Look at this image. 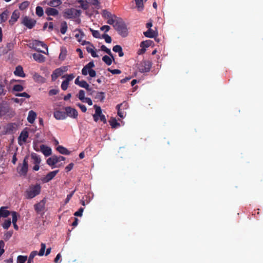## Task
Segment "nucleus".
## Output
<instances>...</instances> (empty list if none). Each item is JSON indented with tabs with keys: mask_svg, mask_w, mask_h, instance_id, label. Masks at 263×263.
Segmentation results:
<instances>
[{
	"mask_svg": "<svg viewBox=\"0 0 263 263\" xmlns=\"http://www.w3.org/2000/svg\"><path fill=\"white\" fill-rule=\"evenodd\" d=\"M41 192V186L40 184L31 185L29 186L25 193V197L26 199H31L34 198L40 194Z\"/></svg>",
	"mask_w": 263,
	"mask_h": 263,
	"instance_id": "obj_1",
	"label": "nucleus"
},
{
	"mask_svg": "<svg viewBox=\"0 0 263 263\" xmlns=\"http://www.w3.org/2000/svg\"><path fill=\"white\" fill-rule=\"evenodd\" d=\"M114 28L122 37H126L128 34L126 25L121 18H118L114 25Z\"/></svg>",
	"mask_w": 263,
	"mask_h": 263,
	"instance_id": "obj_2",
	"label": "nucleus"
},
{
	"mask_svg": "<svg viewBox=\"0 0 263 263\" xmlns=\"http://www.w3.org/2000/svg\"><path fill=\"white\" fill-rule=\"evenodd\" d=\"M29 47L38 51L39 52H42L44 54H46V52L44 50H42L40 47H42L43 48L45 49V50L48 51V47L47 45L43 42L38 41V40H33L31 43L29 44Z\"/></svg>",
	"mask_w": 263,
	"mask_h": 263,
	"instance_id": "obj_3",
	"label": "nucleus"
},
{
	"mask_svg": "<svg viewBox=\"0 0 263 263\" xmlns=\"http://www.w3.org/2000/svg\"><path fill=\"white\" fill-rule=\"evenodd\" d=\"M95 66L93 61L89 62L87 64L84 66L82 70V73L84 76H87L89 74V76L93 78L96 76V72L95 70L92 69Z\"/></svg>",
	"mask_w": 263,
	"mask_h": 263,
	"instance_id": "obj_4",
	"label": "nucleus"
},
{
	"mask_svg": "<svg viewBox=\"0 0 263 263\" xmlns=\"http://www.w3.org/2000/svg\"><path fill=\"white\" fill-rule=\"evenodd\" d=\"M152 63L149 61L143 60L138 66L139 71L141 73L149 72L152 68Z\"/></svg>",
	"mask_w": 263,
	"mask_h": 263,
	"instance_id": "obj_5",
	"label": "nucleus"
},
{
	"mask_svg": "<svg viewBox=\"0 0 263 263\" xmlns=\"http://www.w3.org/2000/svg\"><path fill=\"white\" fill-rule=\"evenodd\" d=\"M61 77L62 78H66V67L62 66L60 68L55 69L51 74L52 81H55L57 78Z\"/></svg>",
	"mask_w": 263,
	"mask_h": 263,
	"instance_id": "obj_6",
	"label": "nucleus"
},
{
	"mask_svg": "<svg viewBox=\"0 0 263 263\" xmlns=\"http://www.w3.org/2000/svg\"><path fill=\"white\" fill-rule=\"evenodd\" d=\"M28 156H26L24 160L22 165L21 164H19V166L17 168L18 173L23 176H25L27 174L28 168Z\"/></svg>",
	"mask_w": 263,
	"mask_h": 263,
	"instance_id": "obj_7",
	"label": "nucleus"
},
{
	"mask_svg": "<svg viewBox=\"0 0 263 263\" xmlns=\"http://www.w3.org/2000/svg\"><path fill=\"white\" fill-rule=\"evenodd\" d=\"M41 246V248L39 253H37L36 251H33L31 252L28 260L33 262V258L36 255H39V256H43L44 254L46 249V245L44 243H42Z\"/></svg>",
	"mask_w": 263,
	"mask_h": 263,
	"instance_id": "obj_8",
	"label": "nucleus"
},
{
	"mask_svg": "<svg viewBox=\"0 0 263 263\" xmlns=\"http://www.w3.org/2000/svg\"><path fill=\"white\" fill-rule=\"evenodd\" d=\"M82 11L80 9H76L74 8H71L67 9V17L69 18H75L79 17Z\"/></svg>",
	"mask_w": 263,
	"mask_h": 263,
	"instance_id": "obj_9",
	"label": "nucleus"
},
{
	"mask_svg": "<svg viewBox=\"0 0 263 263\" xmlns=\"http://www.w3.org/2000/svg\"><path fill=\"white\" fill-rule=\"evenodd\" d=\"M46 200L45 198L41 200L39 203L34 204V208L35 212L38 214L44 213L45 209Z\"/></svg>",
	"mask_w": 263,
	"mask_h": 263,
	"instance_id": "obj_10",
	"label": "nucleus"
},
{
	"mask_svg": "<svg viewBox=\"0 0 263 263\" xmlns=\"http://www.w3.org/2000/svg\"><path fill=\"white\" fill-rule=\"evenodd\" d=\"M22 24L29 29H32L36 24V21L26 16L22 21Z\"/></svg>",
	"mask_w": 263,
	"mask_h": 263,
	"instance_id": "obj_11",
	"label": "nucleus"
},
{
	"mask_svg": "<svg viewBox=\"0 0 263 263\" xmlns=\"http://www.w3.org/2000/svg\"><path fill=\"white\" fill-rule=\"evenodd\" d=\"M29 136L28 132L24 129L22 130L18 137V143L20 145H22L24 143H25L27 141Z\"/></svg>",
	"mask_w": 263,
	"mask_h": 263,
	"instance_id": "obj_12",
	"label": "nucleus"
},
{
	"mask_svg": "<svg viewBox=\"0 0 263 263\" xmlns=\"http://www.w3.org/2000/svg\"><path fill=\"white\" fill-rule=\"evenodd\" d=\"M78 116L77 110L70 107H67V116L73 119H77Z\"/></svg>",
	"mask_w": 263,
	"mask_h": 263,
	"instance_id": "obj_13",
	"label": "nucleus"
},
{
	"mask_svg": "<svg viewBox=\"0 0 263 263\" xmlns=\"http://www.w3.org/2000/svg\"><path fill=\"white\" fill-rule=\"evenodd\" d=\"M20 15V13L17 10H15L11 16V18L9 20V24L13 25L18 20Z\"/></svg>",
	"mask_w": 263,
	"mask_h": 263,
	"instance_id": "obj_14",
	"label": "nucleus"
},
{
	"mask_svg": "<svg viewBox=\"0 0 263 263\" xmlns=\"http://www.w3.org/2000/svg\"><path fill=\"white\" fill-rule=\"evenodd\" d=\"M41 151L47 157L51 155V148L45 145L42 144L40 146Z\"/></svg>",
	"mask_w": 263,
	"mask_h": 263,
	"instance_id": "obj_15",
	"label": "nucleus"
},
{
	"mask_svg": "<svg viewBox=\"0 0 263 263\" xmlns=\"http://www.w3.org/2000/svg\"><path fill=\"white\" fill-rule=\"evenodd\" d=\"M45 13L48 16H55L58 15L59 11L57 9L51 8V7H48L45 10Z\"/></svg>",
	"mask_w": 263,
	"mask_h": 263,
	"instance_id": "obj_16",
	"label": "nucleus"
},
{
	"mask_svg": "<svg viewBox=\"0 0 263 263\" xmlns=\"http://www.w3.org/2000/svg\"><path fill=\"white\" fill-rule=\"evenodd\" d=\"M58 173V171H54L49 172L48 174H47L45 177L43 178V181L44 182H48L49 181H50L51 179H52L54 176L57 175V174Z\"/></svg>",
	"mask_w": 263,
	"mask_h": 263,
	"instance_id": "obj_17",
	"label": "nucleus"
},
{
	"mask_svg": "<svg viewBox=\"0 0 263 263\" xmlns=\"http://www.w3.org/2000/svg\"><path fill=\"white\" fill-rule=\"evenodd\" d=\"M77 3H79L81 5V7L84 10H87L88 8V4L87 2L85 3L83 0H78L74 2H68L67 3V4L68 5H75Z\"/></svg>",
	"mask_w": 263,
	"mask_h": 263,
	"instance_id": "obj_18",
	"label": "nucleus"
},
{
	"mask_svg": "<svg viewBox=\"0 0 263 263\" xmlns=\"http://www.w3.org/2000/svg\"><path fill=\"white\" fill-rule=\"evenodd\" d=\"M79 78L80 77L78 76L75 80L74 83L81 87L87 88L88 87V84L87 83V82L84 80L80 81Z\"/></svg>",
	"mask_w": 263,
	"mask_h": 263,
	"instance_id": "obj_19",
	"label": "nucleus"
},
{
	"mask_svg": "<svg viewBox=\"0 0 263 263\" xmlns=\"http://www.w3.org/2000/svg\"><path fill=\"white\" fill-rule=\"evenodd\" d=\"M54 116L58 120L64 119L66 117V112L57 110L54 112Z\"/></svg>",
	"mask_w": 263,
	"mask_h": 263,
	"instance_id": "obj_20",
	"label": "nucleus"
},
{
	"mask_svg": "<svg viewBox=\"0 0 263 263\" xmlns=\"http://www.w3.org/2000/svg\"><path fill=\"white\" fill-rule=\"evenodd\" d=\"M14 74L22 78L25 77V74L24 72L23 67L21 66H17L15 68V70L14 71Z\"/></svg>",
	"mask_w": 263,
	"mask_h": 263,
	"instance_id": "obj_21",
	"label": "nucleus"
},
{
	"mask_svg": "<svg viewBox=\"0 0 263 263\" xmlns=\"http://www.w3.org/2000/svg\"><path fill=\"white\" fill-rule=\"evenodd\" d=\"M127 103L126 102H123L121 104H118L116 106V108L118 110V115L121 117V118H123L124 117V112L121 111V109H120V107L122 106H124L125 108H126Z\"/></svg>",
	"mask_w": 263,
	"mask_h": 263,
	"instance_id": "obj_22",
	"label": "nucleus"
},
{
	"mask_svg": "<svg viewBox=\"0 0 263 263\" xmlns=\"http://www.w3.org/2000/svg\"><path fill=\"white\" fill-rule=\"evenodd\" d=\"M32 57L35 61L39 63H42L44 62L45 60V57L39 53H33Z\"/></svg>",
	"mask_w": 263,
	"mask_h": 263,
	"instance_id": "obj_23",
	"label": "nucleus"
},
{
	"mask_svg": "<svg viewBox=\"0 0 263 263\" xmlns=\"http://www.w3.org/2000/svg\"><path fill=\"white\" fill-rule=\"evenodd\" d=\"M36 117V114L33 110H30L28 112L27 120L30 123H33Z\"/></svg>",
	"mask_w": 263,
	"mask_h": 263,
	"instance_id": "obj_24",
	"label": "nucleus"
},
{
	"mask_svg": "<svg viewBox=\"0 0 263 263\" xmlns=\"http://www.w3.org/2000/svg\"><path fill=\"white\" fill-rule=\"evenodd\" d=\"M31 158L32 160V163L34 164H40L41 162V159L39 155L36 154V153H33L31 154Z\"/></svg>",
	"mask_w": 263,
	"mask_h": 263,
	"instance_id": "obj_25",
	"label": "nucleus"
},
{
	"mask_svg": "<svg viewBox=\"0 0 263 263\" xmlns=\"http://www.w3.org/2000/svg\"><path fill=\"white\" fill-rule=\"evenodd\" d=\"M145 36L149 38H153L157 35V32H156L152 29H148L147 31L143 33Z\"/></svg>",
	"mask_w": 263,
	"mask_h": 263,
	"instance_id": "obj_26",
	"label": "nucleus"
},
{
	"mask_svg": "<svg viewBox=\"0 0 263 263\" xmlns=\"http://www.w3.org/2000/svg\"><path fill=\"white\" fill-rule=\"evenodd\" d=\"M7 208L6 206H2L0 208V216L2 217H7L10 215V212L7 210Z\"/></svg>",
	"mask_w": 263,
	"mask_h": 263,
	"instance_id": "obj_27",
	"label": "nucleus"
},
{
	"mask_svg": "<svg viewBox=\"0 0 263 263\" xmlns=\"http://www.w3.org/2000/svg\"><path fill=\"white\" fill-rule=\"evenodd\" d=\"M57 156H53L47 160V163L50 166H53L58 163Z\"/></svg>",
	"mask_w": 263,
	"mask_h": 263,
	"instance_id": "obj_28",
	"label": "nucleus"
},
{
	"mask_svg": "<svg viewBox=\"0 0 263 263\" xmlns=\"http://www.w3.org/2000/svg\"><path fill=\"white\" fill-rule=\"evenodd\" d=\"M9 12L7 10L4 11L2 14H0V24L6 22L8 17Z\"/></svg>",
	"mask_w": 263,
	"mask_h": 263,
	"instance_id": "obj_29",
	"label": "nucleus"
},
{
	"mask_svg": "<svg viewBox=\"0 0 263 263\" xmlns=\"http://www.w3.org/2000/svg\"><path fill=\"white\" fill-rule=\"evenodd\" d=\"M118 18L119 17H117L115 15H113L112 17H111L107 19V23L111 25L114 27V25L117 22Z\"/></svg>",
	"mask_w": 263,
	"mask_h": 263,
	"instance_id": "obj_30",
	"label": "nucleus"
},
{
	"mask_svg": "<svg viewBox=\"0 0 263 263\" xmlns=\"http://www.w3.org/2000/svg\"><path fill=\"white\" fill-rule=\"evenodd\" d=\"M61 4L60 0H50L48 2V5L51 7H55L59 6Z\"/></svg>",
	"mask_w": 263,
	"mask_h": 263,
	"instance_id": "obj_31",
	"label": "nucleus"
},
{
	"mask_svg": "<svg viewBox=\"0 0 263 263\" xmlns=\"http://www.w3.org/2000/svg\"><path fill=\"white\" fill-rule=\"evenodd\" d=\"M7 91L5 89V86L2 82L0 83V98L6 95Z\"/></svg>",
	"mask_w": 263,
	"mask_h": 263,
	"instance_id": "obj_32",
	"label": "nucleus"
},
{
	"mask_svg": "<svg viewBox=\"0 0 263 263\" xmlns=\"http://www.w3.org/2000/svg\"><path fill=\"white\" fill-rule=\"evenodd\" d=\"M112 59V58L111 57L108 55H104L102 58L103 61L108 66L111 64Z\"/></svg>",
	"mask_w": 263,
	"mask_h": 263,
	"instance_id": "obj_33",
	"label": "nucleus"
},
{
	"mask_svg": "<svg viewBox=\"0 0 263 263\" xmlns=\"http://www.w3.org/2000/svg\"><path fill=\"white\" fill-rule=\"evenodd\" d=\"M96 96L95 98L100 100L101 102H103L105 99V93L103 92H96Z\"/></svg>",
	"mask_w": 263,
	"mask_h": 263,
	"instance_id": "obj_34",
	"label": "nucleus"
},
{
	"mask_svg": "<svg viewBox=\"0 0 263 263\" xmlns=\"http://www.w3.org/2000/svg\"><path fill=\"white\" fill-rule=\"evenodd\" d=\"M109 122L111 127L114 128H116L120 125V123L117 122V120L114 118H111V119L109 121Z\"/></svg>",
	"mask_w": 263,
	"mask_h": 263,
	"instance_id": "obj_35",
	"label": "nucleus"
},
{
	"mask_svg": "<svg viewBox=\"0 0 263 263\" xmlns=\"http://www.w3.org/2000/svg\"><path fill=\"white\" fill-rule=\"evenodd\" d=\"M33 79L34 80L37 82H43L44 78L37 73L35 72L33 74Z\"/></svg>",
	"mask_w": 263,
	"mask_h": 263,
	"instance_id": "obj_36",
	"label": "nucleus"
},
{
	"mask_svg": "<svg viewBox=\"0 0 263 263\" xmlns=\"http://www.w3.org/2000/svg\"><path fill=\"white\" fill-rule=\"evenodd\" d=\"M101 50L105 52L106 53H107L110 57H111L112 58V60H114V57L113 54H112L110 50L107 48L105 45H102L101 47Z\"/></svg>",
	"mask_w": 263,
	"mask_h": 263,
	"instance_id": "obj_37",
	"label": "nucleus"
},
{
	"mask_svg": "<svg viewBox=\"0 0 263 263\" xmlns=\"http://www.w3.org/2000/svg\"><path fill=\"white\" fill-rule=\"evenodd\" d=\"M15 129V124L14 123H9L7 125L6 127V132L7 133H11L13 132V130Z\"/></svg>",
	"mask_w": 263,
	"mask_h": 263,
	"instance_id": "obj_38",
	"label": "nucleus"
},
{
	"mask_svg": "<svg viewBox=\"0 0 263 263\" xmlns=\"http://www.w3.org/2000/svg\"><path fill=\"white\" fill-rule=\"evenodd\" d=\"M153 41L151 40H146L145 41H143L140 44V47L142 48H146L151 46Z\"/></svg>",
	"mask_w": 263,
	"mask_h": 263,
	"instance_id": "obj_39",
	"label": "nucleus"
},
{
	"mask_svg": "<svg viewBox=\"0 0 263 263\" xmlns=\"http://www.w3.org/2000/svg\"><path fill=\"white\" fill-rule=\"evenodd\" d=\"M113 15L114 14H111L110 12L106 10H104L102 11V15L103 17H104L105 19H108L111 17H112Z\"/></svg>",
	"mask_w": 263,
	"mask_h": 263,
	"instance_id": "obj_40",
	"label": "nucleus"
},
{
	"mask_svg": "<svg viewBox=\"0 0 263 263\" xmlns=\"http://www.w3.org/2000/svg\"><path fill=\"white\" fill-rule=\"evenodd\" d=\"M66 58V50L63 47L61 49V53L59 55V59L61 61H63Z\"/></svg>",
	"mask_w": 263,
	"mask_h": 263,
	"instance_id": "obj_41",
	"label": "nucleus"
},
{
	"mask_svg": "<svg viewBox=\"0 0 263 263\" xmlns=\"http://www.w3.org/2000/svg\"><path fill=\"white\" fill-rule=\"evenodd\" d=\"M29 5V3L28 1H24L20 4L19 8L21 10L26 9Z\"/></svg>",
	"mask_w": 263,
	"mask_h": 263,
	"instance_id": "obj_42",
	"label": "nucleus"
},
{
	"mask_svg": "<svg viewBox=\"0 0 263 263\" xmlns=\"http://www.w3.org/2000/svg\"><path fill=\"white\" fill-rule=\"evenodd\" d=\"M90 30L94 37L97 39H101L102 37L99 31L95 30L91 28L90 29Z\"/></svg>",
	"mask_w": 263,
	"mask_h": 263,
	"instance_id": "obj_43",
	"label": "nucleus"
},
{
	"mask_svg": "<svg viewBox=\"0 0 263 263\" xmlns=\"http://www.w3.org/2000/svg\"><path fill=\"white\" fill-rule=\"evenodd\" d=\"M36 14L37 16L41 17L44 14V11L42 7L40 6H37L36 7Z\"/></svg>",
	"mask_w": 263,
	"mask_h": 263,
	"instance_id": "obj_44",
	"label": "nucleus"
},
{
	"mask_svg": "<svg viewBox=\"0 0 263 263\" xmlns=\"http://www.w3.org/2000/svg\"><path fill=\"white\" fill-rule=\"evenodd\" d=\"M84 35L83 32L80 30L78 31L77 33H76L74 36L77 39L78 42H80L83 36Z\"/></svg>",
	"mask_w": 263,
	"mask_h": 263,
	"instance_id": "obj_45",
	"label": "nucleus"
},
{
	"mask_svg": "<svg viewBox=\"0 0 263 263\" xmlns=\"http://www.w3.org/2000/svg\"><path fill=\"white\" fill-rule=\"evenodd\" d=\"M27 259V256L19 255L17 256V261L18 263H25Z\"/></svg>",
	"mask_w": 263,
	"mask_h": 263,
	"instance_id": "obj_46",
	"label": "nucleus"
},
{
	"mask_svg": "<svg viewBox=\"0 0 263 263\" xmlns=\"http://www.w3.org/2000/svg\"><path fill=\"white\" fill-rule=\"evenodd\" d=\"M24 90V87L20 84H16L13 86V91H22Z\"/></svg>",
	"mask_w": 263,
	"mask_h": 263,
	"instance_id": "obj_47",
	"label": "nucleus"
},
{
	"mask_svg": "<svg viewBox=\"0 0 263 263\" xmlns=\"http://www.w3.org/2000/svg\"><path fill=\"white\" fill-rule=\"evenodd\" d=\"M94 108L95 109V115L100 116L102 115V109L101 107L97 105H95L93 106Z\"/></svg>",
	"mask_w": 263,
	"mask_h": 263,
	"instance_id": "obj_48",
	"label": "nucleus"
},
{
	"mask_svg": "<svg viewBox=\"0 0 263 263\" xmlns=\"http://www.w3.org/2000/svg\"><path fill=\"white\" fill-rule=\"evenodd\" d=\"M102 38L104 39L107 43H110L111 42V37L107 34H103Z\"/></svg>",
	"mask_w": 263,
	"mask_h": 263,
	"instance_id": "obj_49",
	"label": "nucleus"
},
{
	"mask_svg": "<svg viewBox=\"0 0 263 263\" xmlns=\"http://www.w3.org/2000/svg\"><path fill=\"white\" fill-rule=\"evenodd\" d=\"M11 223L10 219L5 220L4 223L3 224V227L5 229H8Z\"/></svg>",
	"mask_w": 263,
	"mask_h": 263,
	"instance_id": "obj_50",
	"label": "nucleus"
},
{
	"mask_svg": "<svg viewBox=\"0 0 263 263\" xmlns=\"http://www.w3.org/2000/svg\"><path fill=\"white\" fill-rule=\"evenodd\" d=\"M78 98L81 101H83L86 98L85 97V91L83 90H80L79 92Z\"/></svg>",
	"mask_w": 263,
	"mask_h": 263,
	"instance_id": "obj_51",
	"label": "nucleus"
},
{
	"mask_svg": "<svg viewBox=\"0 0 263 263\" xmlns=\"http://www.w3.org/2000/svg\"><path fill=\"white\" fill-rule=\"evenodd\" d=\"M12 223H16L17 220V213L16 212H12Z\"/></svg>",
	"mask_w": 263,
	"mask_h": 263,
	"instance_id": "obj_52",
	"label": "nucleus"
},
{
	"mask_svg": "<svg viewBox=\"0 0 263 263\" xmlns=\"http://www.w3.org/2000/svg\"><path fill=\"white\" fill-rule=\"evenodd\" d=\"M5 243L3 240H0V257L4 253L5 250L4 249Z\"/></svg>",
	"mask_w": 263,
	"mask_h": 263,
	"instance_id": "obj_53",
	"label": "nucleus"
},
{
	"mask_svg": "<svg viewBox=\"0 0 263 263\" xmlns=\"http://www.w3.org/2000/svg\"><path fill=\"white\" fill-rule=\"evenodd\" d=\"M15 96L16 97H25L26 98H29L30 97V96L25 92L22 93H17L15 94Z\"/></svg>",
	"mask_w": 263,
	"mask_h": 263,
	"instance_id": "obj_54",
	"label": "nucleus"
},
{
	"mask_svg": "<svg viewBox=\"0 0 263 263\" xmlns=\"http://www.w3.org/2000/svg\"><path fill=\"white\" fill-rule=\"evenodd\" d=\"M57 149L61 154H66V148H65L62 146H58L57 148Z\"/></svg>",
	"mask_w": 263,
	"mask_h": 263,
	"instance_id": "obj_55",
	"label": "nucleus"
},
{
	"mask_svg": "<svg viewBox=\"0 0 263 263\" xmlns=\"http://www.w3.org/2000/svg\"><path fill=\"white\" fill-rule=\"evenodd\" d=\"M87 3H90L91 5L97 6L99 4V2L98 0H86Z\"/></svg>",
	"mask_w": 263,
	"mask_h": 263,
	"instance_id": "obj_56",
	"label": "nucleus"
},
{
	"mask_svg": "<svg viewBox=\"0 0 263 263\" xmlns=\"http://www.w3.org/2000/svg\"><path fill=\"white\" fill-rule=\"evenodd\" d=\"M83 211H84V208H80L78 211H77L74 213V215L76 216H82Z\"/></svg>",
	"mask_w": 263,
	"mask_h": 263,
	"instance_id": "obj_57",
	"label": "nucleus"
},
{
	"mask_svg": "<svg viewBox=\"0 0 263 263\" xmlns=\"http://www.w3.org/2000/svg\"><path fill=\"white\" fill-rule=\"evenodd\" d=\"M108 70L113 74H118L121 73V71L119 69H110L108 68Z\"/></svg>",
	"mask_w": 263,
	"mask_h": 263,
	"instance_id": "obj_58",
	"label": "nucleus"
},
{
	"mask_svg": "<svg viewBox=\"0 0 263 263\" xmlns=\"http://www.w3.org/2000/svg\"><path fill=\"white\" fill-rule=\"evenodd\" d=\"M122 49V47L120 45H117L113 47L112 50L115 52H119Z\"/></svg>",
	"mask_w": 263,
	"mask_h": 263,
	"instance_id": "obj_59",
	"label": "nucleus"
},
{
	"mask_svg": "<svg viewBox=\"0 0 263 263\" xmlns=\"http://www.w3.org/2000/svg\"><path fill=\"white\" fill-rule=\"evenodd\" d=\"M60 31L63 34H64L66 33V22H63L62 23V27Z\"/></svg>",
	"mask_w": 263,
	"mask_h": 263,
	"instance_id": "obj_60",
	"label": "nucleus"
},
{
	"mask_svg": "<svg viewBox=\"0 0 263 263\" xmlns=\"http://www.w3.org/2000/svg\"><path fill=\"white\" fill-rule=\"evenodd\" d=\"M77 105L78 106H79L80 107V108L81 109V110H82V112H85L86 111L87 108L85 106V105L80 104V103H78Z\"/></svg>",
	"mask_w": 263,
	"mask_h": 263,
	"instance_id": "obj_61",
	"label": "nucleus"
},
{
	"mask_svg": "<svg viewBox=\"0 0 263 263\" xmlns=\"http://www.w3.org/2000/svg\"><path fill=\"white\" fill-rule=\"evenodd\" d=\"M59 92V90L57 89H51L49 91V95L50 96L57 95Z\"/></svg>",
	"mask_w": 263,
	"mask_h": 263,
	"instance_id": "obj_62",
	"label": "nucleus"
},
{
	"mask_svg": "<svg viewBox=\"0 0 263 263\" xmlns=\"http://www.w3.org/2000/svg\"><path fill=\"white\" fill-rule=\"evenodd\" d=\"M61 261V255L60 253H59L57 255L55 259H54V263H59Z\"/></svg>",
	"mask_w": 263,
	"mask_h": 263,
	"instance_id": "obj_63",
	"label": "nucleus"
},
{
	"mask_svg": "<svg viewBox=\"0 0 263 263\" xmlns=\"http://www.w3.org/2000/svg\"><path fill=\"white\" fill-rule=\"evenodd\" d=\"M110 29V27L108 25H104L100 28L101 30L105 31V32L108 31Z\"/></svg>",
	"mask_w": 263,
	"mask_h": 263,
	"instance_id": "obj_64",
	"label": "nucleus"
}]
</instances>
